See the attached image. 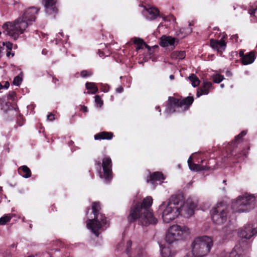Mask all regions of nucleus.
<instances>
[{
  "label": "nucleus",
  "instance_id": "obj_1",
  "mask_svg": "<svg viewBox=\"0 0 257 257\" xmlns=\"http://www.w3.org/2000/svg\"><path fill=\"white\" fill-rule=\"evenodd\" d=\"M197 204L191 199L185 202L182 196H172L168 202H163L159 206L164 222L169 223L181 215L189 217L194 213Z\"/></svg>",
  "mask_w": 257,
  "mask_h": 257
},
{
  "label": "nucleus",
  "instance_id": "obj_2",
  "mask_svg": "<svg viewBox=\"0 0 257 257\" xmlns=\"http://www.w3.org/2000/svg\"><path fill=\"white\" fill-rule=\"evenodd\" d=\"M40 9L32 7L26 9L22 15L13 22H7L3 26L7 35L17 39L26 31L29 26L35 21Z\"/></svg>",
  "mask_w": 257,
  "mask_h": 257
},
{
  "label": "nucleus",
  "instance_id": "obj_3",
  "mask_svg": "<svg viewBox=\"0 0 257 257\" xmlns=\"http://www.w3.org/2000/svg\"><path fill=\"white\" fill-rule=\"evenodd\" d=\"M152 203V197L148 196L144 199L142 203H138L132 207L127 217L128 221L132 222L137 220L142 226L156 224L158 220L154 216L151 209Z\"/></svg>",
  "mask_w": 257,
  "mask_h": 257
},
{
  "label": "nucleus",
  "instance_id": "obj_4",
  "mask_svg": "<svg viewBox=\"0 0 257 257\" xmlns=\"http://www.w3.org/2000/svg\"><path fill=\"white\" fill-rule=\"evenodd\" d=\"M213 242L211 237L200 236L195 237L191 244V249L194 257H204L207 255L213 246Z\"/></svg>",
  "mask_w": 257,
  "mask_h": 257
},
{
  "label": "nucleus",
  "instance_id": "obj_5",
  "mask_svg": "<svg viewBox=\"0 0 257 257\" xmlns=\"http://www.w3.org/2000/svg\"><path fill=\"white\" fill-rule=\"evenodd\" d=\"M100 205L99 202H93L92 205V210L93 218L88 219L86 221L87 228L96 236H98V230L105 226L107 223L106 218L103 214L99 213ZM91 218H92L91 217Z\"/></svg>",
  "mask_w": 257,
  "mask_h": 257
},
{
  "label": "nucleus",
  "instance_id": "obj_6",
  "mask_svg": "<svg viewBox=\"0 0 257 257\" xmlns=\"http://www.w3.org/2000/svg\"><path fill=\"white\" fill-rule=\"evenodd\" d=\"M254 196L248 194L238 196L231 203V208L234 212H248L254 208Z\"/></svg>",
  "mask_w": 257,
  "mask_h": 257
},
{
  "label": "nucleus",
  "instance_id": "obj_7",
  "mask_svg": "<svg viewBox=\"0 0 257 257\" xmlns=\"http://www.w3.org/2000/svg\"><path fill=\"white\" fill-rule=\"evenodd\" d=\"M191 234V229L187 226L175 224L168 229L166 235V241L171 244L175 241L186 239Z\"/></svg>",
  "mask_w": 257,
  "mask_h": 257
},
{
  "label": "nucleus",
  "instance_id": "obj_8",
  "mask_svg": "<svg viewBox=\"0 0 257 257\" xmlns=\"http://www.w3.org/2000/svg\"><path fill=\"white\" fill-rule=\"evenodd\" d=\"M210 213L213 222L221 225L225 223L229 216V207L223 203H218L211 209Z\"/></svg>",
  "mask_w": 257,
  "mask_h": 257
},
{
  "label": "nucleus",
  "instance_id": "obj_9",
  "mask_svg": "<svg viewBox=\"0 0 257 257\" xmlns=\"http://www.w3.org/2000/svg\"><path fill=\"white\" fill-rule=\"evenodd\" d=\"M112 164L111 159L105 157L102 160L103 172H99V176L103 179L105 183H108L112 178Z\"/></svg>",
  "mask_w": 257,
  "mask_h": 257
},
{
  "label": "nucleus",
  "instance_id": "obj_10",
  "mask_svg": "<svg viewBox=\"0 0 257 257\" xmlns=\"http://www.w3.org/2000/svg\"><path fill=\"white\" fill-rule=\"evenodd\" d=\"M46 14L52 18H55L58 13L57 0H42Z\"/></svg>",
  "mask_w": 257,
  "mask_h": 257
},
{
  "label": "nucleus",
  "instance_id": "obj_11",
  "mask_svg": "<svg viewBox=\"0 0 257 257\" xmlns=\"http://www.w3.org/2000/svg\"><path fill=\"white\" fill-rule=\"evenodd\" d=\"M238 234L242 238L249 239L257 234V226L250 224L246 225L239 230Z\"/></svg>",
  "mask_w": 257,
  "mask_h": 257
},
{
  "label": "nucleus",
  "instance_id": "obj_12",
  "mask_svg": "<svg viewBox=\"0 0 257 257\" xmlns=\"http://www.w3.org/2000/svg\"><path fill=\"white\" fill-rule=\"evenodd\" d=\"M194 101L193 96H188L182 100L173 98L172 102L177 106H180L181 111H184L187 110Z\"/></svg>",
  "mask_w": 257,
  "mask_h": 257
},
{
  "label": "nucleus",
  "instance_id": "obj_13",
  "mask_svg": "<svg viewBox=\"0 0 257 257\" xmlns=\"http://www.w3.org/2000/svg\"><path fill=\"white\" fill-rule=\"evenodd\" d=\"M224 36L220 40H216L211 39L210 41V45L211 47L217 51L218 53L221 54L223 51H225L226 44L223 39Z\"/></svg>",
  "mask_w": 257,
  "mask_h": 257
},
{
  "label": "nucleus",
  "instance_id": "obj_14",
  "mask_svg": "<svg viewBox=\"0 0 257 257\" xmlns=\"http://www.w3.org/2000/svg\"><path fill=\"white\" fill-rule=\"evenodd\" d=\"M212 89V83L207 80H204L202 86L197 91L196 96L199 97L202 95H207Z\"/></svg>",
  "mask_w": 257,
  "mask_h": 257
},
{
  "label": "nucleus",
  "instance_id": "obj_15",
  "mask_svg": "<svg viewBox=\"0 0 257 257\" xmlns=\"http://www.w3.org/2000/svg\"><path fill=\"white\" fill-rule=\"evenodd\" d=\"M143 15L149 20H153L156 19L159 16V11L154 8L146 9L143 12Z\"/></svg>",
  "mask_w": 257,
  "mask_h": 257
},
{
  "label": "nucleus",
  "instance_id": "obj_16",
  "mask_svg": "<svg viewBox=\"0 0 257 257\" xmlns=\"http://www.w3.org/2000/svg\"><path fill=\"white\" fill-rule=\"evenodd\" d=\"M164 180L163 174L161 172H156L151 174L149 176V179H147V182H150L153 185V188H155L156 185V182H162Z\"/></svg>",
  "mask_w": 257,
  "mask_h": 257
},
{
  "label": "nucleus",
  "instance_id": "obj_17",
  "mask_svg": "<svg viewBox=\"0 0 257 257\" xmlns=\"http://www.w3.org/2000/svg\"><path fill=\"white\" fill-rule=\"evenodd\" d=\"M175 39L170 36H164L162 37L160 45L163 47L170 46L171 49L174 48Z\"/></svg>",
  "mask_w": 257,
  "mask_h": 257
},
{
  "label": "nucleus",
  "instance_id": "obj_18",
  "mask_svg": "<svg viewBox=\"0 0 257 257\" xmlns=\"http://www.w3.org/2000/svg\"><path fill=\"white\" fill-rule=\"evenodd\" d=\"M192 157L190 156L188 160V164L189 169L193 171H200L202 170H207L209 167L207 166L201 165L197 164H194L192 162Z\"/></svg>",
  "mask_w": 257,
  "mask_h": 257
},
{
  "label": "nucleus",
  "instance_id": "obj_19",
  "mask_svg": "<svg viewBox=\"0 0 257 257\" xmlns=\"http://www.w3.org/2000/svg\"><path fill=\"white\" fill-rule=\"evenodd\" d=\"M173 97H169V103L167 104L166 109L165 110V113L167 114H171V113L177 111L181 112V109L180 106L174 104L172 102V99Z\"/></svg>",
  "mask_w": 257,
  "mask_h": 257
},
{
  "label": "nucleus",
  "instance_id": "obj_20",
  "mask_svg": "<svg viewBox=\"0 0 257 257\" xmlns=\"http://www.w3.org/2000/svg\"><path fill=\"white\" fill-rule=\"evenodd\" d=\"M243 246L238 243L236 244L232 251L230 252L229 257H241L242 253H245Z\"/></svg>",
  "mask_w": 257,
  "mask_h": 257
},
{
  "label": "nucleus",
  "instance_id": "obj_21",
  "mask_svg": "<svg viewBox=\"0 0 257 257\" xmlns=\"http://www.w3.org/2000/svg\"><path fill=\"white\" fill-rule=\"evenodd\" d=\"M2 50L4 53H6V56L7 57H13L15 55V53L12 51L13 49V44L10 42H3L2 44Z\"/></svg>",
  "mask_w": 257,
  "mask_h": 257
},
{
  "label": "nucleus",
  "instance_id": "obj_22",
  "mask_svg": "<svg viewBox=\"0 0 257 257\" xmlns=\"http://www.w3.org/2000/svg\"><path fill=\"white\" fill-rule=\"evenodd\" d=\"M113 137V133L111 132H102L96 134L94 136L95 140H110Z\"/></svg>",
  "mask_w": 257,
  "mask_h": 257
},
{
  "label": "nucleus",
  "instance_id": "obj_23",
  "mask_svg": "<svg viewBox=\"0 0 257 257\" xmlns=\"http://www.w3.org/2000/svg\"><path fill=\"white\" fill-rule=\"evenodd\" d=\"M133 40L134 44L136 45V50L137 51L143 50L144 48H147L148 50H150V46L147 45L142 39L135 38Z\"/></svg>",
  "mask_w": 257,
  "mask_h": 257
},
{
  "label": "nucleus",
  "instance_id": "obj_24",
  "mask_svg": "<svg viewBox=\"0 0 257 257\" xmlns=\"http://www.w3.org/2000/svg\"><path fill=\"white\" fill-rule=\"evenodd\" d=\"M254 59V54L253 52H251L245 54V56L243 57L242 60H241L242 63L243 65L250 64L253 62Z\"/></svg>",
  "mask_w": 257,
  "mask_h": 257
},
{
  "label": "nucleus",
  "instance_id": "obj_25",
  "mask_svg": "<svg viewBox=\"0 0 257 257\" xmlns=\"http://www.w3.org/2000/svg\"><path fill=\"white\" fill-rule=\"evenodd\" d=\"M19 174L25 178H28L31 176V171L27 166H23L18 169Z\"/></svg>",
  "mask_w": 257,
  "mask_h": 257
},
{
  "label": "nucleus",
  "instance_id": "obj_26",
  "mask_svg": "<svg viewBox=\"0 0 257 257\" xmlns=\"http://www.w3.org/2000/svg\"><path fill=\"white\" fill-rule=\"evenodd\" d=\"M86 88L88 90L87 92L88 94H95L98 91V88L95 83L93 82H86L85 84Z\"/></svg>",
  "mask_w": 257,
  "mask_h": 257
},
{
  "label": "nucleus",
  "instance_id": "obj_27",
  "mask_svg": "<svg viewBox=\"0 0 257 257\" xmlns=\"http://www.w3.org/2000/svg\"><path fill=\"white\" fill-rule=\"evenodd\" d=\"M186 56L185 52L184 51H175L171 54V57L173 59H183Z\"/></svg>",
  "mask_w": 257,
  "mask_h": 257
},
{
  "label": "nucleus",
  "instance_id": "obj_28",
  "mask_svg": "<svg viewBox=\"0 0 257 257\" xmlns=\"http://www.w3.org/2000/svg\"><path fill=\"white\" fill-rule=\"evenodd\" d=\"M192 32V29L190 27L187 28H181L177 32V35L180 38L185 37Z\"/></svg>",
  "mask_w": 257,
  "mask_h": 257
},
{
  "label": "nucleus",
  "instance_id": "obj_29",
  "mask_svg": "<svg viewBox=\"0 0 257 257\" xmlns=\"http://www.w3.org/2000/svg\"><path fill=\"white\" fill-rule=\"evenodd\" d=\"M248 13L250 15L253 22L257 21V5L254 7H251L248 10Z\"/></svg>",
  "mask_w": 257,
  "mask_h": 257
},
{
  "label": "nucleus",
  "instance_id": "obj_30",
  "mask_svg": "<svg viewBox=\"0 0 257 257\" xmlns=\"http://www.w3.org/2000/svg\"><path fill=\"white\" fill-rule=\"evenodd\" d=\"M161 253L163 257H172L174 253L172 252L171 250L169 247H162L160 246Z\"/></svg>",
  "mask_w": 257,
  "mask_h": 257
},
{
  "label": "nucleus",
  "instance_id": "obj_31",
  "mask_svg": "<svg viewBox=\"0 0 257 257\" xmlns=\"http://www.w3.org/2000/svg\"><path fill=\"white\" fill-rule=\"evenodd\" d=\"M68 39L67 36H64L63 33L60 32L56 35V44H58L60 43H66Z\"/></svg>",
  "mask_w": 257,
  "mask_h": 257
},
{
  "label": "nucleus",
  "instance_id": "obj_32",
  "mask_svg": "<svg viewBox=\"0 0 257 257\" xmlns=\"http://www.w3.org/2000/svg\"><path fill=\"white\" fill-rule=\"evenodd\" d=\"M188 79L191 82V85L193 87L198 86L200 82L198 78L194 74H191L188 77Z\"/></svg>",
  "mask_w": 257,
  "mask_h": 257
},
{
  "label": "nucleus",
  "instance_id": "obj_33",
  "mask_svg": "<svg viewBox=\"0 0 257 257\" xmlns=\"http://www.w3.org/2000/svg\"><path fill=\"white\" fill-rule=\"evenodd\" d=\"M13 217V215L8 214L0 218V225H5L10 221Z\"/></svg>",
  "mask_w": 257,
  "mask_h": 257
},
{
  "label": "nucleus",
  "instance_id": "obj_34",
  "mask_svg": "<svg viewBox=\"0 0 257 257\" xmlns=\"http://www.w3.org/2000/svg\"><path fill=\"white\" fill-rule=\"evenodd\" d=\"M212 78L214 83H219L224 79V77L223 75L217 73L213 75Z\"/></svg>",
  "mask_w": 257,
  "mask_h": 257
},
{
  "label": "nucleus",
  "instance_id": "obj_35",
  "mask_svg": "<svg viewBox=\"0 0 257 257\" xmlns=\"http://www.w3.org/2000/svg\"><path fill=\"white\" fill-rule=\"evenodd\" d=\"M144 255L143 251L141 248L136 249L131 253L129 257H143Z\"/></svg>",
  "mask_w": 257,
  "mask_h": 257
},
{
  "label": "nucleus",
  "instance_id": "obj_36",
  "mask_svg": "<svg viewBox=\"0 0 257 257\" xmlns=\"http://www.w3.org/2000/svg\"><path fill=\"white\" fill-rule=\"evenodd\" d=\"M0 105L1 109L3 110L4 112H7L9 109L11 105L9 102H5L2 99H0Z\"/></svg>",
  "mask_w": 257,
  "mask_h": 257
},
{
  "label": "nucleus",
  "instance_id": "obj_37",
  "mask_svg": "<svg viewBox=\"0 0 257 257\" xmlns=\"http://www.w3.org/2000/svg\"><path fill=\"white\" fill-rule=\"evenodd\" d=\"M95 102L97 107H101L103 105V100L101 99L99 95H96L95 96Z\"/></svg>",
  "mask_w": 257,
  "mask_h": 257
},
{
  "label": "nucleus",
  "instance_id": "obj_38",
  "mask_svg": "<svg viewBox=\"0 0 257 257\" xmlns=\"http://www.w3.org/2000/svg\"><path fill=\"white\" fill-rule=\"evenodd\" d=\"M22 82V78L20 75L17 76L14 78L13 84L16 86H19Z\"/></svg>",
  "mask_w": 257,
  "mask_h": 257
},
{
  "label": "nucleus",
  "instance_id": "obj_39",
  "mask_svg": "<svg viewBox=\"0 0 257 257\" xmlns=\"http://www.w3.org/2000/svg\"><path fill=\"white\" fill-rule=\"evenodd\" d=\"M92 74V73L91 72L87 71L86 70H82L80 73V76L83 78L91 76Z\"/></svg>",
  "mask_w": 257,
  "mask_h": 257
},
{
  "label": "nucleus",
  "instance_id": "obj_40",
  "mask_svg": "<svg viewBox=\"0 0 257 257\" xmlns=\"http://www.w3.org/2000/svg\"><path fill=\"white\" fill-rule=\"evenodd\" d=\"M132 244V242L131 240H127V241L126 242L125 246V252L127 254L130 253L129 248L131 247Z\"/></svg>",
  "mask_w": 257,
  "mask_h": 257
},
{
  "label": "nucleus",
  "instance_id": "obj_41",
  "mask_svg": "<svg viewBox=\"0 0 257 257\" xmlns=\"http://www.w3.org/2000/svg\"><path fill=\"white\" fill-rule=\"evenodd\" d=\"M101 89L104 92H107L109 90V86L107 84H101Z\"/></svg>",
  "mask_w": 257,
  "mask_h": 257
},
{
  "label": "nucleus",
  "instance_id": "obj_42",
  "mask_svg": "<svg viewBox=\"0 0 257 257\" xmlns=\"http://www.w3.org/2000/svg\"><path fill=\"white\" fill-rule=\"evenodd\" d=\"M246 134V132L245 131H242L238 135L236 136L235 137V140L237 142L240 139V138H242L243 136H244Z\"/></svg>",
  "mask_w": 257,
  "mask_h": 257
},
{
  "label": "nucleus",
  "instance_id": "obj_43",
  "mask_svg": "<svg viewBox=\"0 0 257 257\" xmlns=\"http://www.w3.org/2000/svg\"><path fill=\"white\" fill-rule=\"evenodd\" d=\"M16 94L15 92H12L10 93L8 95V98L9 99H13L16 96Z\"/></svg>",
  "mask_w": 257,
  "mask_h": 257
},
{
  "label": "nucleus",
  "instance_id": "obj_44",
  "mask_svg": "<svg viewBox=\"0 0 257 257\" xmlns=\"http://www.w3.org/2000/svg\"><path fill=\"white\" fill-rule=\"evenodd\" d=\"M55 119L54 114L50 113L47 115V119L50 121H52Z\"/></svg>",
  "mask_w": 257,
  "mask_h": 257
},
{
  "label": "nucleus",
  "instance_id": "obj_45",
  "mask_svg": "<svg viewBox=\"0 0 257 257\" xmlns=\"http://www.w3.org/2000/svg\"><path fill=\"white\" fill-rule=\"evenodd\" d=\"M124 244H125L124 241H121L120 243H119L117 245V249L118 250L120 249L122 246H124Z\"/></svg>",
  "mask_w": 257,
  "mask_h": 257
},
{
  "label": "nucleus",
  "instance_id": "obj_46",
  "mask_svg": "<svg viewBox=\"0 0 257 257\" xmlns=\"http://www.w3.org/2000/svg\"><path fill=\"white\" fill-rule=\"evenodd\" d=\"M116 92L117 93H121L123 91V88L122 87L120 86L116 89Z\"/></svg>",
  "mask_w": 257,
  "mask_h": 257
},
{
  "label": "nucleus",
  "instance_id": "obj_47",
  "mask_svg": "<svg viewBox=\"0 0 257 257\" xmlns=\"http://www.w3.org/2000/svg\"><path fill=\"white\" fill-rule=\"evenodd\" d=\"M239 55L240 57H241L242 60L243 57L245 56V55H244V50H240L239 52Z\"/></svg>",
  "mask_w": 257,
  "mask_h": 257
},
{
  "label": "nucleus",
  "instance_id": "obj_48",
  "mask_svg": "<svg viewBox=\"0 0 257 257\" xmlns=\"http://www.w3.org/2000/svg\"><path fill=\"white\" fill-rule=\"evenodd\" d=\"M81 111H83V112H86L88 111V108L86 106H81V109H80Z\"/></svg>",
  "mask_w": 257,
  "mask_h": 257
},
{
  "label": "nucleus",
  "instance_id": "obj_49",
  "mask_svg": "<svg viewBox=\"0 0 257 257\" xmlns=\"http://www.w3.org/2000/svg\"><path fill=\"white\" fill-rule=\"evenodd\" d=\"M10 86V84H9V83L8 82H6L5 83V85L4 86V88H6V89H8Z\"/></svg>",
  "mask_w": 257,
  "mask_h": 257
},
{
  "label": "nucleus",
  "instance_id": "obj_50",
  "mask_svg": "<svg viewBox=\"0 0 257 257\" xmlns=\"http://www.w3.org/2000/svg\"><path fill=\"white\" fill-rule=\"evenodd\" d=\"M98 54H99L100 57H103L104 56L103 52L100 51V50H99V51H98Z\"/></svg>",
  "mask_w": 257,
  "mask_h": 257
},
{
  "label": "nucleus",
  "instance_id": "obj_51",
  "mask_svg": "<svg viewBox=\"0 0 257 257\" xmlns=\"http://www.w3.org/2000/svg\"><path fill=\"white\" fill-rule=\"evenodd\" d=\"M246 156H247V154L245 153H243V156H242V158L240 159V161L243 160L244 158L246 157Z\"/></svg>",
  "mask_w": 257,
  "mask_h": 257
},
{
  "label": "nucleus",
  "instance_id": "obj_52",
  "mask_svg": "<svg viewBox=\"0 0 257 257\" xmlns=\"http://www.w3.org/2000/svg\"><path fill=\"white\" fill-rule=\"evenodd\" d=\"M2 47L0 45V58H1L3 56V55L4 54V53L2 52Z\"/></svg>",
  "mask_w": 257,
  "mask_h": 257
},
{
  "label": "nucleus",
  "instance_id": "obj_53",
  "mask_svg": "<svg viewBox=\"0 0 257 257\" xmlns=\"http://www.w3.org/2000/svg\"><path fill=\"white\" fill-rule=\"evenodd\" d=\"M238 38L237 36L235 35H233L231 37V39L232 40L234 39L235 41L236 40L237 38Z\"/></svg>",
  "mask_w": 257,
  "mask_h": 257
},
{
  "label": "nucleus",
  "instance_id": "obj_54",
  "mask_svg": "<svg viewBox=\"0 0 257 257\" xmlns=\"http://www.w3.org/2000/svg\"><path fill=\"white\" fill-rule=\"evenodd\" d=\"M47 53V51H46V50L44 49V50H42V54L46 55Z\"/></svg>",
  "mask_w": 257,
  "mask_h": 257
},
{
  "label": "nucleus",
  "instance_id": "obj_55",
  "mask_svg": "<svg viewBox=\"0 0 257 257\" xmlns=\"http://www.w3.org/2000/svg\"><path fill=\"white\" fill-rule=\"evenodd\" d=\"M58 80L56 78H53V82L55 83V84H56V82L58 81Z\"/></svg>",
  "mask_w": 257,
  "mask_h": 257
},
{
  "label": "nucleus",
  "instance_id": "obj_56",
  "mask_svg": "<svg viewBox=\"0 0 257 257\" xmlns=\"http://www.w3.org/2000/svg\"><path fill=\"white\" fill-rule=\"evenodd\" d=\"M169 78L171 79V80H173L174 79V75H170L169 76Z\"/></svg>",
  "mask_w": 257,
  "mask_h": 257
},
{
  "label": "nucleus",
  "instance_id": "obj_57",
  "mask_svg": "<svg viewBox=\"0 0 257 257\" xmlns=\"http://www.w3.org/2000/svg\"><path fill=\"white\" fill-rule=\"evenodd\" d=\"M231 74V72H230V71H227V72H226V75H227V76H229V75H230Z\"/></svg>",
  "mask_w": 257,
  "mask_h": 257
},
{
  "label": "nucleus",
  "instance_id": "obj_58",
  "mask_svg": "<svg viewBox=\"0 0 257 257\" xmlns=\"http://www.w3.org/2000/svg\"><path fill=\"white\" fill-rule=\"evenodd\" d=\"M184 257H192L190 254H186Z\"/></svg>",
  "mask_w": 257,
  "mask_h": 257
},
{
  "label": "nucleus",
  "instance_id": "obj_59",
  "mask_svg": "<svg viewBox=\"0 0 257 257\" xmlns=\"http://www.w3.org/2000/svg\"><path fill=\"white\" fill-rule=\"evenodd\" d=\"M156 109H158L159 111L160 112H161V109L160 108V107L159 106H157L156 107Z\"/></svg>",
  "mask_w": 257,
  "mask_h": 257
},
{
  "label": "nucleus",
  "instance_id": "obj_60",
  "mask_svg": "<svg viewBox=\"0 0 257 257\" xmlns=\"http://www.w3.org/2000/svg\"><path fill=\"white\" fill-rule=\"evenodd\" d=\"M73 144V142L71 141L69 143V146L72 145Z\"/></svg>",
  "mask_w": 257,
  "mask_h": 257
},
{
  "label": "nucleus",
  "instance_id": "obj_61",
  "mask_svg": "<svg viewBox=\"0 0 257 257\" xmlns=\"http://www.w3.org/2000/svg\"><path fill=\"white\" fill-rule=\"evenodd\" d=\"M4 88V86H3V85H2L1 84V83H0V89H2V88Z\"/></svg>",
  "mask_w": 257,
  "mask_h": 257
},
{
  "label": "nucleus",
  "instance_id": "obj_62",
  "mask_svg": "<svg viewBox=\"0 0 257 257\" xmlns=\"http://www.w3.org/2000/svg\"><path fill=\"white\" fill-rule=\"evenodd\" d=\"M224 87V84H220V87H221V88H223Z\"/></svg>",
  "mask_w": 257,
  "mask_h": 257
},
{
  "label": "nucleus",
  "instance_id": "obj_63",
  "mask_svg": "<svg viewBox=\"0 0 257 257\" xmlns=\"http://www.w3.org/2000/svg\"><path fill=\"white\" fill-rule=\"evenodd\" d=\"M90 209L89 208H87V212H86V214H87L88 212L89 211Z\"/></svg>",
  "mask_w": 257,
  "mask_h": 257
},
{
  "label": "nucleus",
  "instance_id": "obj_64",
  "mask_svg": "<svg viewBox=\"0 0 257 257\" xmlns=\"http://www.w3.org/2000/svg\"><path fill=\"white\" fill-rule=\"evenodd\" d=\"M20 126H21L22 125V123L19 124Z\"/></svg>",
  "mask_w": 257,
  "mask_h": 257
}]
</instances>
